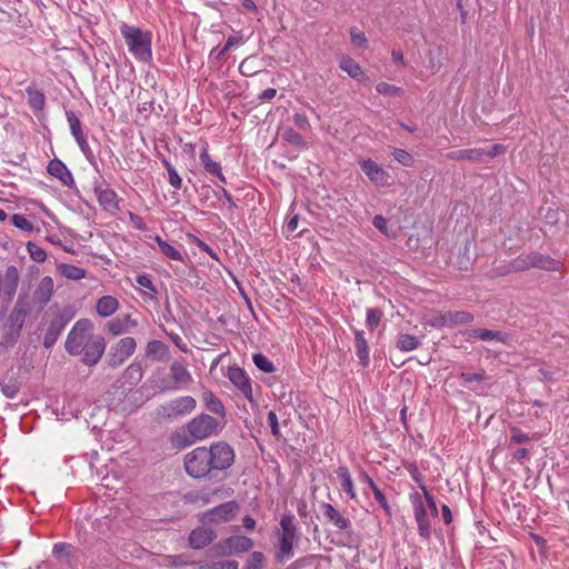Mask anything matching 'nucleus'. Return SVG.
Masks as SVG:
<instances>
[{"instance_id": "1", "label": "nucleus", "mask_w": 569, "mask_h": 569, "mask_svg": "<svg viewBox=\"0 0 569 569\" xmlns=\"http://www.w3.org/2000/svg\"><path fill=\"white\" fill-rule=\"evenodd\" d=\"M236 460L233 448L226 441L201 446L184 455L183 467L193 479L210 480L227 475Z\"/></svg>"}, {"instance_id": "2", "label": "nucleus", "mask_w": 569, "mask_h": 569, "mask_svg": "<svg viewBox=\"0 0 569 569\" xmlns=\"http://www.w3.org/2000/svg\"><path fill=\"white\" fill-rule=\"evenodd\" d=\"M221 429V423L217 418L208 413H200L186 425L183 433H172L170 442L176 448H186L197 441L218 435Z\"/></svg>"}, {"instance_id": "3", "label": "nucleus", "mask_w": 569, "mask_h": 569, "mask_svg": "<svg viewBox=\"0 0 569 569\" xmlns=\"http://www.w3.org/2000/svg\"><path fill=\"white\" fill-rule=\"evenodd\" d=\"M121 34L124 38L129 51L136 59L148 62L152 58L151 51V33L140 28L123 24Z\"/></svg>"}, {"instance_id": "4", "label": "nucleus", "mask_w": 569, "mask_h": 569, "mask_svg": "<svg viewBox=\"0 0 569 569\" xmlns=\"http://www.w3.org/2000/svg\"><path fill=\"white\" fill-rule=\"evenodd\" d=\"M94 336L93 325L89 319L78 320L68 333L64 343L67 352L71 356L81 355Z\"/></svg>"}, {"instance_id": "5", "label": "nucleus", "mask_w": 569, "mask_h": 569, "mask_svg": "<svg viewBox=\"0 0 569 569\" xmlns=\"http://www.w3.org/2000/svg\"><path fill=\"white\" fill-rule=\"evenodd\" d=\"M20 282V272L16 266H8L4 271H0V307L2 312H7Z\"/></svg>"}, {"instance_id": "6", "label": "nucleus", "mask_w": 569, "mask_h": 569, "mask_svg": "<svg viewBox=\"0 0 569 569\" xmlns=\"http://www.w3.org/2000/svg\"><path fill=\"white\" fill-rule=\"evenodd\" d=\"M507 148L503 144L496 143L489 148H471L455 150L447 153V158L456 161H472L482 163L486 158H495L499 154L505 153Z\"/></svg>"}, {"instance_id": "7", "label": "nucleus", "mask_w": 569, "mask_h": 569, "mask_svg": "<svg viewBox=\"0 0 569 569\" xmlns=\"http://www.w3.org/2000/svg\"><path fill=\"white\" fill-rule=\"evenodd\" d=\"M197 407V401L191 396L174 398L159 408V415L167 420H174L191 413Z\"/></svg>"}, {"instance_id": "8", "label": "nucleus", "mask_w": 569, "mask_h": 569, "mask_svg": "<svg viewBox=\"0 0 569 569\" xmlns=\"http://www.w3.org/2000/svg\"><path fill=\"white\" fill-rule=\"evenodd\" d=\"M137 349V342L132 337H124L118 340L109 349L107 363L111 368L122 366L126 360L131 357Z\"/></svg>"}, {"instance_id": "9", "label": "nucleus", "mask_w": 569, "mask_h": 569, "mask_svg": "<svg viewBox=\"0 0 569 569\" xmlns=\"http://www.w3.org/2000/svg\"><path fill=\"white\" fill-rule=\"evenodd\" d=\"M238 505L234 500H229L220 506L212 508L199 516V521L203 525H220L232 520L238 512Z\"/></svg>"}, {"instance_id": "10", "label": "nucleus", "mask_w": 569, "mask_h": 569, "mask_svg": "<svg viewBox=\"0 0 569 569\" xmlns=\"http://www.w3.org/2000/svg\"><path fill=\"white\" fill-rule=\"evenodd\" d=\"M415 515L419 532L428 538L431 532V520L438 516V509L435 500H417Z\"/></svg>"}, {"instance_id": "11", "label": "nucleus", "mask_w": 569, "mask_h": 569, "mask_svg": "<svg viewBox=\"0 0 569 569\" xmlns=\"http://www.w3.org/2000/svg\"><path fill=\"white\" fill-rule=\"evenodd\" d=\"M253 541L246 536H231L220 540L213 546L217 556H231L233 553L246 552L252 549Z\"/></svg>"}, {"instance_id": "12", "label": "nucleus", "mask_w": 569, "mask_h": 569, "mask_svg": "<svg viewBox=\"0 0 569 569\" xmlns=\"http://www.w3.org/2000/svg\"><path fill=\"white\" fill-rule=\"evenodd\" d=\"M517 268L526 270L529 268H539L547 271L560 270L561 263L549 256L531 252L530 254L517 260Z\"/></svg>"}, {"instance_id": "13", "label": "nucleus", "mask_w": 569, "mask_h": 569, "mask_svg": "<svg viewBox=\"0 0 569 569\" xmlns=\"http://www.w3.org/2000/svg\"><path fill=\"white\" fill-rule=\"evenodd\" d=\"M28 312L29 311L24 307L23 302L19 299L16 302V306L10 315V321L14 328L10 333L6 336V343L12 346L17 341L18 337L20 336V331L22 329Z\"/></svg>"}, {"instance_id": "14", "label": "nucleus", "mask_w": 569, "mask_h": 569, "mask_svg": "<svg viewBox=\"0 0 569 569\" xmlns=\"http://www.w3.org/2000/svg\"><path fill=\"white\" fill-rule=\"evenodd\" d=\"M106 350V341L102 336H94L82 351V362L87 366H94L101 359Z\"/></svg>"}, {"instance_id": "15", "label": "nucleus", "mask_w": 569, "mask_h": 569, "mask_svg": "<svg viewBox=\"0 0 569 569\" xmlns=\"http://www.w3.org/2000/svg\"><path fill=\"white\" fill-rule=\"evenodd\" d=\"M363 173L377 186H389V173L371 159L363 160L361 163Z\"/></svg>"}, {"instance_id": "16", "label": "nucleus", "mask_w": 569, "mask_h": 569, "mask_svg": "<svg viewBox=\"0 0 569 569\" xmlns=\"http://www.w3.org/2000/svg\"><path fill=\"white\" fill-rule=\"evenodd\" d=\"M68 321L69 319L61 313H57L52 317L43 337L44 348L50 349L56 343Z\"/></svg>"}, {"instance_id": "17", "label": "nucleus", "mask_w": 569, "mask_h": 569, "mask_svg": "<svg viewBox=\"0 0 569 569\" xmlns=\"http://www.w3.org/2000/svg\"><path fill=\"white\" fill-rule=\"evenodd\" d=\"M228 378L249 401H252V388L244 370L239 367H229Z\"/></svg>"}, {"instance_id": "18", "label": "nucleus", "mask_w": 569, "mask_h": 569, "mask_svg": "<svg viewBox=\"0 0 569 569\" xmlns=\"http://www.w3.org/2000/svg\"><path fill=\"white\" fill-rule=\"evenodd\" d=\"M278 546L276 548L274 558L278 562H286L293 556V545L298 541V535L277 533Z\"/></svg>"}, {"instance_id": "19", "label": "nucleus", "mask_w": 569, "mask_h": 569, "mask_svg": "<svg viewBox=\"0 0 569 569\" xmlns=\"http://www.w3.org/2000/svg\"><path fill=\"white\" fill-rule=\"evenodd\" d=\"M170 378L173 381V386H171L170 389L183 388L192 382L191 373L187 367L179 361H173L171 363Z\"/></svg>"}, {"instance_id": "20", "label": "nucleus", "mask_w": 569, "mask_h": 569, "mask_svg": "<svg viewBox=\"0 0 569 569\" xmlns=\"http://www.w3.org/2000/svg\"><path fill=\"white\" fill-rule=\"evenodd\" d=\"M467 333L470 338H477L483 341L496 340L502 342L505 345L509 343L511 340V336L508 332L500 330H489V329H471L467 330Z\"/></svg>"}, {"instance_id": "21", "label": "nucleus", "mask_w": 569, "mask_h": 569, "mask_svg": "<svg viewBox=\"0 0 569 569\" xmlns=\"http://www.w3.org/2000/svg\"><path fill=\"white\" fill-rule=\"evenodd\" d=\"M216 538V533L210 528L198 527L189 535V545L193 549H201L208 546Z\"/></svg>"}, {"instance_id": "22", "label": "nucleus", "mask_w": 569, "mask_h": 569, "mask_svg": "<svg viewBox=\"0 0 569 569\" xmlns=\"http://www.w3.org/2000/svg\"><path fill=\"white\" fill-rule=\"evenodd\" d=\"M48 172L58 178L64 186H71L73 183V177L66 164L59 159H53L49 162Z\"/></svg>"}, {"instance_id": "23", "label": "nucleus", "mask_w": 569, "mask_h": 569, "mask_svg": "<svg viewBox=\"0 0 569 569\" xmlns=\"http://www.w3.org/2000/svg\"><path fill=\"white\" fill-rule=\"evenodd\" d=\"M94 191L98 197L99 204L106 211L116 212L119 209L118 196L112 189H109V188L101 189V188L97 187L94 189Z\"/></svg>"}, {"instance_id": "24", "label": "nucleus", "mask_w": 569, "mask_h": 569, "mask_svg": "<svg viewBox=\"0 0 569 569\" xmlns=\"http://www.w3.org/2000/svg\"><path fill=\"white\" fill-rule=\"evenodd\" d=\"M66 116H67V120L69 122L72 136L74 137L80 149L82 151H84L88 148V142H87L86 136L82 131L80 119L71 110L67 111Z\"/></svg>"}, {"instance_id": "25", "label": "nucleus", "mask_w": 569, "mask_h": 569, "mask_svg": "<svg viewBox=\"0 0 569 569\" xmlns=\"http://www.w3.org/2000/svg\"><path fill=\"white\" fill-rule=\"evenodd\" d=\"M335 483L343 490L350 498H356L353 481L349 470L346 467H339L336 470Z\"/></svg>"}, {"instance_id": "26", "label": "nucleus", "mask_w": 569, "mask_h": 569, "mask_svg": "<svg viewBox=\"0 0 569 569\" xmlns=\"http://www.w3.org/2000/svg\"><path fill=\"white\" fill-rule=\"evenodd\" d=\"M146 356L147 358H151L152 360L168 361L169 348L164 342L160 340H151L147 345Z\"/></svg>"}, {"instance_id": "27", "label": "nucleus", "mask_w": 569, "mask_h": 569, "mask_svg": "<svg viewBox=\"0 0 569 569\" xmlns=\"http://www.w3.org/2000/svg\"><path fill=\"white\" fill-rule=\"evenodd\" d=\"M53 286L51 277H43L34 290V299L42 306L47 305L53 295Z\"/></svg>"}, {"instance_id": "28", "label": "nucleus", "mask_w": 569, "mask_h": 569, "mask_svg": "<svg viewBox=\"0 0 569 569\" xmlns=\"http://www.w3.org/2000/svg\"><path fill=\"white\" fill-rule=\"evenodd\" d=\"M202 401L204 402L208 411L220 418L226 417V409L222 401L212 391L206 390L202 393Z\"/></svg>"}, {"instance_id": "29", "label": "nucleus", "mask_w": 569, "mask_h": 569, "mask_svg": "<svg viewBox=\"0 0 569 569\" xmlns=\"http://www.w3.org/2000/svg\"><path fill=\"white\" fill-rule=\"evenodd\" d=\"M119 307L118 300L112 296H103L97 301L96 310L99 316L107 318L113 315Z\"/></svg>"}, {"instance_id": "30", "label": "nucleus", "mask_w": 569, "mask_h": 569, "mask_svg": "<svg viewBox=\"0 0 569 569\" xmlns=\"http://www.w3.org/2000/svg\"><path fill=\"white\" fill-rule=\"evenodd\" d=\"M355 347L360 363L367 367L369 363V347L362 331H355Z\"/></svg>"}, {"instance_id": "31", "label": "nucleus", "mask_w": 569, "mask_h": 569, "mask_svg": "<svg viewBox=\"0 0 569 569\" xmlns=\"http://www.w3.org/2000/svg\"><path fill=\"white\" fill-rule=\"evenodd\" d=\"M442 325H466L473 321V315L467 311H448L441 316Z\"/></svg>"}, {"instance_id": "32", "label": "nucleus", "mask_w": 569, "mask_h": 569, "mask_svg": "<svg viewBox=\"0 0 569 569\" xmlns=\"http://www.w3.org/2000/svg\"><path fill=\"white\" fill-rule=\"evenodd\" d=\"M200 160L208 173L216 176L221 182H226V178L222 174L221 166L211 159L207 149H203L201 151Z\"/></svg>"}, {"instance_id": "33", "label": "nucleus", "mask_w": 569, "mask_h": 569, "mask_svg": "<svg viewBox=\"0 0 569 569\" xmlns=\"http://www.w3.org/2000/svg\"><path fill=\"white\" fill-rule=\"evenodd\" d=\"M322 513L339 529L348 527V521L329 503H322Z\"/></svg>"}, {"instance_id": "34", "label": "nucleus", "mask_w": 569, "mask_h": 569, "mask_svg": "<svg viewBox=\"0 0 569 569\" xmlns=\"http://www.w3.org/2000/svg\"><path fill=\"white\" fill-rule=\"evenodd\" d=\"M143 370L141 365L131 363L123 372V378L129 386H137L142 379Z\"/></svg>"}, {"instance_id": "35", "label": "nucleus", "mask_w": 569, "mask_h": 569, "mask_svg": "<svg viewBox=\"0 0 569 569\" xmlns=\"http://www.w3.org/2000/svg\"><path fill=\"white\" fill-rule=\"evenodd\" d=\"M58 269L63 277L71 280H80L86 276L84 269L69 263H61Z\"/></svg>"}, {"instance_id": "36", "label": "nucleus", "mask_w": 569, "mask_h": 569, "mask_svg": "<svg viewBox=\"0 0 569 569\" xmlns=\"http://www.w3.org/2000/svg\"><path fill=\"white\" fill-rule=\"evenodd\" d=\"M420 345L419 339L413 335H400L397 340V348L401 351H412Z\"/></svg>"}, {"instance_id": "37", "label": "nucleus", "mask_w": 569, "mask_h": 569, "mask_svg": "<svg viewBox=\"0 0 569 569\" xmlns=\"http://www.w3.org/2000/svg\"><path fill=\"white\" fill-rule=\"evenodd\" d=\"M340 68L346 71L351 78L359 80L363 71L358 62L351 58H343L340 62Z\"/></svg>"}, {"instance_id": "38", "label": "nucleus", "mask_w": 569, "mask_h": 569, "mask_svg": "<svg viewBox=\"0 0 569 569\" xmlns=\"http://www.w3.org/2000/svg\"><path fill=\"white\" fill-rule=\"evenodd\" d=\"M156 241L163 256L172 260L182 261V254L177 248L163 241L160 237H157Z\"/></svg>"}, {"instance_id": "39", "label": "nucleus", "mask_w": 569, "mask_h": 569, "mask_svg": "<svg viewBox=\"0 0 569 569\" xmlns=\"http://www.w3.org/2000/svg\"><path fill=\"white\" fill-rule=\"evenodd\" d=\"M27 93L30 107L37 111L42 110L46 101L44 94L40 90L32 88H28Z\"/></svg>"}, {"instance_id": "40", "label": "nucleus", "mask_w": 569, "mask_h": 569, "mask_svg": "<svg viewBox=\"0 0 569 569\" xmlns=\"http://www.w3.org/2000/svg\"><path fill=\"white\" fill-rule=\"evenodd\" d=\"M282 138L284 141L289 142L292 146H296L298 148H305L306 142L303 138L296 132L292 128H286L282 132Z\"/></svg>"}, {"instance_id": "41", "label": "nucleus", "mask_w": 569, "mask_h": 569, "mask_svg": "<svg viewBox=\"0 0 569 569\" xmlns=\"http://www.w3.org/2000/svg\"><path fill=\"white\" fill-rule=\"evenodd\" d=\"M383 312L377 308L367 309V319L366 323L368 328L373 331L380 325Z\"/></svg>"}, {"instance_id": "42", "label": "nucleus", "mask_w": 569, "mask_h": 569, "mask_svg": "<svg viewBox=\"0 0 569 569\" xmlns=\"http://www.w3.org/2000/svg\"><path fill=\"white\" fill-rule=\"evenodd\" d=\"M106 329L112 336H120L129 332V330L127 329V327L123 325L119 317H116L108 321L106 325Z\"/></svg>"}, {"instance_id": "43", "label": "nucleus", "mask_w": 569, "mask_h": 569, "mask_svg": "<svg viewBox=\"0 0 569 569\" xmlns=\"http://www.w3.org/2000/svg\"><path fill=\"white\" fill-rule=\"evenodd\" d=\"M281 529L277 533L297 535L295 526V517L291 515L283 516L280 521Z\"/></svg>"}, {"instance_id": "44", "label": "nucleus", "mask_w": 569, "mask_h": 569, "mask_svg": "<svg viewBox=\"0 0 569 569\" xmlns=\"http://www.w3.org/2000/svg\"><path fill=\"white\" fill-rule=\"evenodd\" d=\"M253 362L261 371L271 373L274 371L272 362L262 353L253 355Z\"/></svg>"}, {"instance_id": "45", "label": "nucleus", "mask_w": 569, "mask_h": 569, "mask_svg": "<svg viewBox=\"0 0 569 569\" xmlns=\"http://www.w3.org/2000/svg\"><path fill=\"white\" fill-rule=\"evenodd\" d=\"M392 156L396 161H398L399 163H401L406 167H411L413 164L412 156L403 149L395 148L392 151Z\"/></svg>"}, {"instance_id": "46", "label": "nucleus", "mask_w": 569, "mask_h": 569, "mask_svg": "<svg viewBox=\"0 0 569 569\" xmlns=\"http://www.w3.org/2000/svg\"><path fill=\"white\" fill-rule=\"evenodd\" d=\"M28 252L30 257L37 262H43L47 258L46 251L33 242H28L27 244Z\"/></svg>"}, {"instance_id": "47", "label": "nucleus", "mask_w": 569, "mask_h": 569, "mask_svg": "<svg viewBox=\"0 0 569 569\" xmlns=\"http://www.w3.org/2000/svg\"><path fill=\"white\" fill-rule=\"evenodd\" d=\"M163 163L168 171V179H169L170 186L173 187L174 189H180L182 186V180H181L180 176L178 174L176 169L168 161H163Z\"/></svg>"}, {"instance_id": "48", "label": "nucleus", "mask_w": 569, "mask_h": 569, "mask_svg": "<svg viewBox=\"0 0 569 569\" xmlns=\"http://www.w3.org/2000/svg\"><path fill=\"white\" fill-rule=\"evenodd\" d=\"M376 90L378 93L385 96H399L402 92L401 88L389 84L387 82H379L376 87Z\"/></svg>"}, {"instance_id": "49", "label": "nucleus", "mask_w": 569, "mask_h": 569, "mask_svg": "<svg viewBox=\"0 0 569 569\" xmlns=\"http://www.w3.org/2000/svg\"><path fill=\"white\" fill-rule=\"evenodd\" d=\"M12 224L17 227L18 229L24 230V231H32L33 224L22 214H13L11 217Z\"/></svg>"}, {"instance_id": "50", "label": "nucleus", "mask_w": 569, "mask_h": 569, "mask_svg": "<svg viewBox=\"0 0 569 569\" xmlns=\"http://www.w3.org/2000/svg\"><path fill=\"white\" fill-rule=\"evenodd\" d=\"M264 562V556L262 552H252L247 560V568L261 569Z\"/></svg>"}, {"instance_id": "51", "label": "nucleus", "mask_w": 569, "mask_h": 569, "mask_svg": "<svg viewBox=\"0 0 569 569\" xmlns=\"http://www.w3.org/2000/svg\"><path fill=\"white\" fill-rule=\"evenodd\" d=\"M202 569H239V565L236 560H221L211 562Z\"/></svg>"}, {"instance_id": "52", "label": "nucleus", "mask_w": 569, "mask_h": 569, "mask_svg": "<svg viewBox=\"0 0 569 569\" xmlns=\"http://www.w3.org/2000/svg\"><path fill=\"white\" fill-rule=\"evenodd\" d=\"M118 483H120V481L116 476L110 477L109 475H106L101 478V486L106 489L113 490L114 493H118Z\"/></svg>"}, {"instance_id": "53", "label": "nucleus", "mask_w": 569, "mask_h": 569, "mask_svg": "<svg viewBox=\"0 0 569 569\" xmlns=\"http://www.w3.org/2000/svg\"><path fill=\"white\" fill-rule=\"evenodd\" d=\"M350 40L351 43L359 47V48H366L367 46V38L363 32H356L355 29L350 31Z\"/></svg>"}, {"instance_id": "54", "label": "nucleus", "mask_w": 569, "mask_h": 569, "mask_svg": "<svg viewBox=\"0 0 569 569\" xmlns=\"http://www.w3.org/2000/svg\"><path fill=\"white\" fill-rule=\"evenodd\" d=\"M373 226L383 234L390 237L387 219L380 214L372 220Z\"/></svg>"}, {"instance_id": "55", "label": "nucleus", "mask_w": 569, "mask_h": 569, "mask_svg": "<svg viewBox=\"0 0 569 569\" xmlns=\"http://www.w3.org/2000/svg\"><path fill=\"white\" fill-rule=\"evenodd\" d=\"M529 436L521 432L518 428L516 427H512L511 428V437H510V441L515 445H519V443H523V442H527L529 441Z\"/></svg>"}, {"instance_id": "56", "label": "nucleus", "mask_w": 569, "mask_h": 569, "mask_svg": "<svg viewBox=\"0 0 569 569\" xmlns=\"http://www.w3.org/2000/svg\"><path fill=\"white\" fill-rule=\"evenodd\" d=\"M293 123L298 129L302 131H307L310 129V123L306 114L296 113L293 116Z\"/></svg>"}, {"instance_id": "57", "label": "nucleus", "mask_w": 569, "mask_h": 569, "mask_svg": "<svg viewBox=\"0 0 569 569\" xmlns=\"http://www.w3.org/2000/svg\"><path fill=\"white\" fill-rule=\"evenodd\" d=\"M242 41H243V37L240 33L229 37L224 47L219 52L218 57H220L221 54L227 52L233 46L241 43Z\"/></svg>"}, {"instance_id": "58", "label": "nucleus", "mask_w": 569, "mask_h": 569, "mask_svg": "<svg viewBox=\"0 0 569 569\" xmlns=\"http://www.w3.org/2000/svg\"><path fill=\"white\" fill-rule=\"evenodd\" d=\"M461 379L465 382H476V381H482L485 380V373L483 372H462Z\"/></svg>"}, {"instance_id": "59", "label": "nucleus", "mask_w": 569, "mask_h": 569, "mask_svg": "<svg viewBox=\"0 0 569 569\" xmlns=\"http://www.w3.org/2000/svg\"><path fill=\"white\" fill-rule=\"evenodd\" d=\"M70 549H71V546L68 545V543H62V542H59V543H56L53 546V549H52V552L56 557L60 558L64 555H69L70 552Z\"/></svg>"}, {"instance_id": "60", "label": "nucleus", "mask_w": 569, "mask_h": 569, "mask_svg": "<svg viewBox=\"0 0 569 569\" xmlns=\"http://www.w3.org/2000/svg\"><path fill=\"white\" fill-rule=\"evenodd\" d=\"M268 422L270 425L272 435L278 437L280 435V431H279L278 418H277V415L274 411H269Z\"/></svg>"}, {"instance_id": "61", "label": "nucleus", "mask_w": 569, "mask_h": 569, "mask_svg": "<svg viewBox=\"0 0 569 569\" xmlns=\"http://www.w3.org/2000/svg\"><path fill=\"white\" fill-rule=\"evenodd\" d=\"M136 281L139 286L147 288V289L151 290L152 292L157 293V290L152 283V281L150 280V278L147 274L138 276Z\"/></svg>"}, {"instance_id": "62", "label": "nucleus", "mask_w": 569, "mask_h": 569, "mask_svg": "<svg viewBox=\"0 0 569 569\" xmlns=\"http://www.w3.org/2000/svg\"><path fill=\"white\" fill-rule=\"evenodd\" d=\"M2 392L8 398H14L18 392V387L14 383H8L2 386Z\"/></svg>"}, {"instance_id": "63", "label": "nucleus", "mask_w": 569, "mask_h": 569, "mask_svg": "<svg viewBox=\"0 0 569 569\" xmlns=\"http://www.w3.org/2000/svg\"><path fill=\"white\" fill-rule=\"evenodd\" d=\"M119 318L123 322V325L127 327L128 330H130V328H136L138 326V321L136 319H132L131 315H129V313L119 316Z\"/></svg>"}, {"instance_id": "64", "label": "nucleus", "mask_w": 569, "mask_h": 569, "mask_svg": "<svg viewBox=\"0 0 569 569\" xmlns=\"http://www.w3.org/2000/svg\"><path fill=\"white\" fill-rule=\"evenodd\" d=\"M298 223H299V216L298 214H295L293 217H291L287 224H286V230L287 232H295L298 228Z\"/></svg>"}]
</instances>
